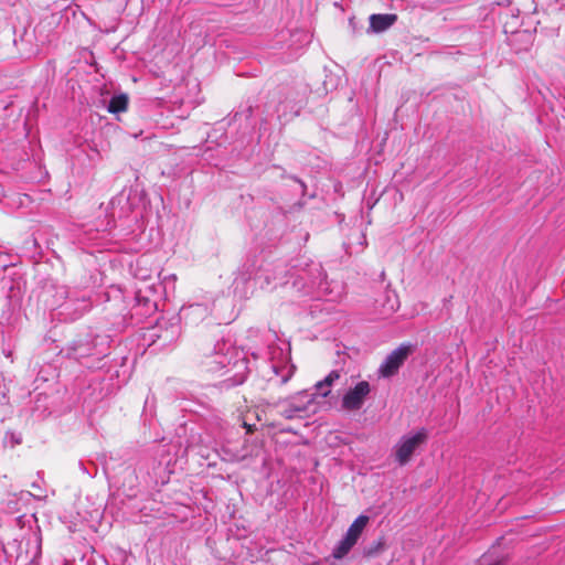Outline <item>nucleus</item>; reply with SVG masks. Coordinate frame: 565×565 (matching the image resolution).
I'll return each instance as SVG.
<instances>
[{
  "label": "nucleus",
  "instance_id": "1",
  "mask_svg": "<svg viewBox=\"0 0 565 565\" xmlns=\"http://www.w3.org/2000/svg\"><path fill=\"white\" fill-rule=\"evenodd\" d=\"M196 362L202 372L220 376L228 375L226 381L232 386L242 384L248 370V361L244 352L224 339L201 343Z\"/></svg>",
  "mask_w": 565,
  "mask_h": 565
},
{
  "label": "nucleus",
  "instance_id": "2",
  "mask_svg": "<svg viewBox=\"0 0 565 565\" xmlns=\"http://www.w3.org/2000/svg\"><path fill=\"white\" fill-rule=\"evenodd\" d=\"M313 404V394L302 391L288 398L278 401L275 406L279 415L286 419H295L307 416L311 412Z\"/></svg>",
  "mask_w": 565,
  "mask_h": 565
},
{
  "label": "nucleus",
  "instance_id": "3",
  "mask_svg": "<svg viewBox=\"0 0 565 565\" xmlns=\"http://www.w3.org/2000/svg\"><path fill=\"white\" fill-rule=\"evenodd\" d=\"M369 520L367 515L362 514L353 521L343 539L333 548L332 556L334 558L341 559L351 551L366 527Z\"/></svg>",
  "mask_w": 565,
  "mask_h": 565
},
{
  "label": "nucleus",
  "instance_id": "4",
  "mask_svg": "<svg viewBox=\"0 0 565 565\" xmlns=\"http://www.w3.org/2000/svg\"><path fill=\"white\" fill-rule=\"evenodd\" d=\"M427 440V431L422 428L415 434L403 436L395 445V460L401 465H406L416 449Z\"/></svg>",
  "mask_w": 565,
  "mask_h": 565
},
{
  "label": "nucleus",
  "instance_id": "5",
  "mask_svg": "<svg viewBox=\"0 0 565 565\" xmlns=\"http://www.w3.org/2000/svg\"><path fill=\"white\" fill-rule=\"evenodd\" d=\"M413 352L412 344H401L394 351H392L383 361L379 369V374L382 377H391L396 374L399 367L407 360L409 354Z\"/></svg>",
  "mask_w": 565,
  "mask_h": 565
},
{
  "label": "nucleus",
  "instance_id": "6",
  "mask_svg": "<svg viewBox=\"0 0 565 565\" xmlns=\"http://www.w3.org/2000/svg\"><path fill=\"white\" fill-rule=\"evenodd\" d=\"M371 392L370 383L366 381L359 382L354 387L350 388L342 397L341 405L347 411L360 409Z\"/></svg>",
  "mask_w": 565,
  "mask_h": 565
},
{
  "label": "nucleus",
  "instance_id": "7",
  "mask_svg": "<svg viewBox=\"0 0 565 565\" xmlns=\"http://www.w3.org/2000/svg\"><path fill=\"white\" fill-rule=\"evenodd\" d=\"M367 33H381L390 29L397 20L396 14H371Z\"/></svg>",
  "mask_w": 565,
  "mask_h": 565
},
{
  "label": "nucleus",
  "instance_id": "8",
  "mask_svg": "<svg viewBox=\"0 0 565 565\" xmlns=\"http://www.w3.org/2000/svg\"><path fill=\"white\" fill-rule=\"evenodd\" d=\"M339 379L340 372L338 370H333L322 381H319L316 384V390L322 397H327L331 393V386Z\"/></svg>",
  "mask_w": 565,
  "mask_h": 565
},
{
  "label": "nucleus",
  "instance_id": "9",
  "mask_svg": "<svg viewBox=\"0 0 565 565\" xmlns=\"http://www.w3.org/2000/svg\"><path fill=\"white\" fill-rule=\"evenodd\" d=\"M399 307L397 295L393 291H386L384 294V302L382 305L381 313L383 316H390L394 313Z\"/></svg>",
  "mask_w": 565,
  "mask_h": 565
},
{
  "label": "nucleus",
  "instance_id": "10",
  "mask_svg": "<svg viewBox=\"0 0 565 565\" xmlns=\"http://www.w3.org/2000/svg\"><path fill=\"white\" fill-rule=\"evenodd\" d=\"M128 107V97L125 94L113 96L107 106V110L111 114L125 111Z\"/></svg>",
  "mask_w": 565,
  "mask_h": 565
},
{
  "label": "nucleus",
  "instance_id": "11",
  "mask_svg": "<svg viewBox=\"0 0 565 565\" xmlns=\"http://www.w3.org/2000/svg\"><path fill=\"white\" fill-rule=\"evenodd\" d=\"M294 374V366L291 365H285L281 369V380L280 383L285 384Z\"/></svg>",
  "mask_w": 565,
  "mask_h": 565
},
{
  "label": "nucleus",
  "instance_id": "12",
  "mask_svg": "<svg viewBox=\"0 0 565 565\" xmlns=\"http://www.w3.org/2000/svg\"><path fill=\"white\" fill-rule=\"evenodd\" d=\"M273 370L277 375L280 374L279 367L277 365H273Z\"/></svg>",
  "mask_w": 565,
  "mask_h": 565
},
{
  "label": "nucleus",
  "instance_id": "13",
  "mask_svg": "<svg viewBox=\"0 0 565 565\" xmlns=\"http://www.w3.org/2000/svg\"><path fill=\"white\" fill-rule=\"evenodd\" d=\"M490 565H503V561H502V559H500V561H497V562H494V563H492V564H490Z\"/></svg>",
  "mask_w": 565,
  "mask_h": 565
},
{
  "label": "nucleus",
  "instance_id": "14",
  "mask_svg": "<svg viewBox=\"0 0 565 565\" xmlns=\"http://www.w3.org/2000/svg\"><path fill=\"white\" fill-rule=\"evenodd\" d=\"M13 441H14L15 444H20V440H19V439H17V438H13Z\"/></svg>",
  "mask_w": 565,
  "mask_h": 565
},
{
  "label": "nucleus",
  "instance_id": "15",
  "mask_svg": "<svg viewBox=\"0 0 565 565\" xmlns=\"http://www.w3.org/2000/svg\"><path fill=\"white\" fill-rule=\"evenodd\" d=\"M13 441H14L15 444H20V440H19V439H17V438H13Z\"/></svg>",
  "mask_w": 565,
  "mask_h": 565
}]
</instances>
